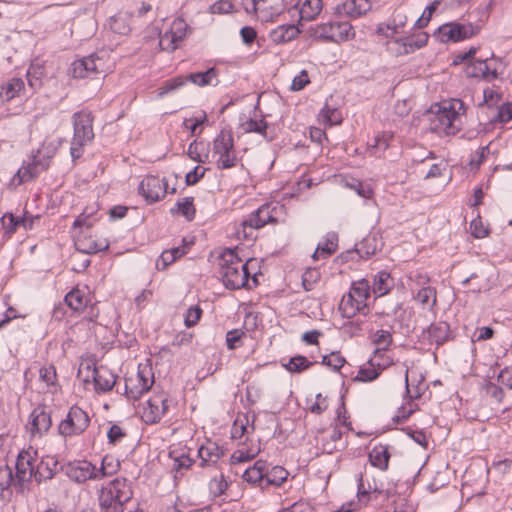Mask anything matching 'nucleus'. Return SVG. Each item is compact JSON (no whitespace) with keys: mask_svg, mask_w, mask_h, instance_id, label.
Returning <instances> with one entry per match:
<instances>
[{"mask_svg":"<svg viewBox=\"0 0 512 512\" xmlns=\"http://www.w3.org/2000/svg\"><path fill=\"white\" fill-rule=\"evenodd\" d=\"M133 497L130 482L117 477L104 485L98 494L100 512H124L125 505Z\"/></svg>","mask_w":512,"mask_h":512,"instance_id":"f257e3e1","label":"nucleus"},{"mask_svg":"<svg viewBox=\"0 0 512 512\" xmlns=\"http://www.w3.org/2000/svg\"><path fill=\"white\" fill-rule=\"evenodd\" d=\"M248 263H243L234 249H226L219 257L220 275L227 288L240 289L248 282Z\"/></svg>","mask_w":512,"mask_h":512,"instance_id":"f03ea898","label":"nucleus"},{"mask_svg":"<svg viewBox=\"0 0 512 512\" xmlns=\"http://www.w3.org/2000/svg\"><path fill=\"white\" fill-rule=\"evenodd\" d=\"M74 134L70 146L73 161L83 154V147L94 139L93 117L90 112H77L73 115Z\"/></svg>","mask_w":512,"mask_h":512,"instance_id":"7ed1b4c3","label":"nucleus"},{"mask_svg":"<svg viewBox=\"0 0 512 512\" xmlns=\"http://www.w3.org/2000/svg\"><path fill=\"white\" fill-rule=\"evenodd\" d=\"M213 154L217 156L218 169H230L238 164L232 132L221 130L213 140Z\"/></svg>","mask_w":512,"mask_h":512,"instance_id":"20e7f679","label":"nucleus"},{"mask_svg":"<svg viewBox=\"0 0 512 512\" xmlns=\"http://www.w3.org/2000/svg\"><path fill=\"white\" fill-rule=\"evenodd\" d=\"M37 450L33 447L22 450L16 460V474L14 487L24 492L36 471Z\"/></svg>","mask_w":512,"mask_h":512,"instance_id":"39448f33","label":"nucleus"},{"mask_svg":"<svg viewBox=\"0 0 512 512\" xmlns=\"http://www.w3.org/2000/svg\"><path fill=\"white\" fill-rule=\"evenodd\" d=\"M78 377H83L84 382H89L91 379L98 393L110 391L116 383V376L111 370L105 366L96 367L90 363L80 365Z\"/></svg>","mask_w":512,"mask_h":512,"instance_id":"423d86ee","label":"nucleus"},{"mask_svg":"<svg viewBox=\"0 0 512 512\" xmlns=\"http://www.w3.org/2000/svg\"><path fill=\"white\" fill-rule=\"evenodd\" d=\"M90 418L86 411L74 405L58 425V433L64 438L79 436L89 427Z\"/></svg>","mask_w":512,"mask_h":512,"instance_id":"0eeeda50","label":"nucleus"},{"mask_svg":"<svg viewBox=\"0 0 512 512\" xmlns=\"http://www.w3.org/2000/svg\"><path fill=\"white\" fill-rule=\"evenodd\" d=\"M153 383L152 368L140 364L137 373L125 379V394L131 400H138L151 389Z\"/></svg>","mask_w":512,"mask_h":512,"instance_id":"6e6552de","label":"nucleus"},{"mask_svg":"<svg viewBox=\"0 0 512 512\" xmlns=\"http://www.w3.org/2000/svg\"><path fill=\"white\" fill-rule=\"evenodd\" d=\"M313 34L319 39L335 43L347 41L355 35L352 25L341 21L317 25L313 29Z\"/></svg>","mask_w":512,"mask_h":512,"instance_id":"1a4fd4ad","label":"nucleus"},{"mask_svg":"<svg viewBox=\"0 0 512 512\" xmlns=\"http://www.w3.org/2000/svg\"><path fill=\"white\" fill-rule=\"evenodd\" d=\"M477 33L473 24L467 25L458 22H449L440 26L434 36L442 43L459 42L469 39Z\"/></svg>","mask_w":512,"mask_h":512,"instance_id":"9d476101","label":"nucleus"},{"mask_svg":"<svg viewBox=\"0 0 512 512\" xmlns=\"http://www.w3.org/2000/svg\"><path fill=\"white\" fill-rule=\"evenodd\" d=\"M139 193L149 203H154L168 193V183L165 178L147 175L139 184Z\"/></svg>","mask_w":512,"mask_h":512,"instance_id":"9b49d317","label":"nucleus"},{"mask_svg":"<svg viewBox=\"0 0 512 512\" xmlns=\"http://www.w3.org/2000/svg\"><path fill=\"white\" fill-rule=\"evenodd\" d=\"M188 25L180 18L175 19L169 30L161 35L159 45L162 50L174 51L187 35Z\"/></svg>","mask_w":512,"mask_h":512,"instance_id":"f8f14e48","label":"nucleus"},{"mask_svg":"<svg viewBox=\"0 0 512 512\" xmlns=\"http://www.w3.org/2000/svg\"><path fill=\"white\" fill-rule=\"evenodd\" d=\"M52 426L51 413L46 406H37L30 414L27 430L32 437H42Z\"/></svg>","mask_w":512,"mask_h":512,"instance_id":"ddd939ff","label":"nucleus"},{"mask_svg":"<svg viewBox=\"0 0 512 512\" xmlns=\"http://www.w3.org/2000/svg\"><path fill=\"white\" fill-rule=\"evenodd\" d=\"M462 107L463 102L461 100H454L448 107L444 105L436 115L439 122L437 128L442 129L447 134L454 133L456 130L454 123L459 117L458 110H461Z\"/></svg>","mask_w":512,"mask_h":512,"instance_id":"4468645a","label":"nucleus"},{"mask_svg":"<svg viewBox=\"0 0 512 512\" xmlns=\"http://www.w3.org/2000/svg\"><path fill=\"white\" fill-rule=\"evenodd\" d=\"M67 476L77 482L84 483L88 480H98L96 466L87 460L70 463L66 469Z\"/></svg>","mask_w":512,"mask_h":512,"instance_id":"2eb2a0df","label":"nucleus"},{"mask_svg":"<svg viewBox=\"0 0 512 512\" xmlns=\"http://www.w3.org/2000/svg\"><path fill=\"white\" fill-rule=\"evenodd\" d=\"M372 8L369 0H346L336 7L339 16L358 18L366 14Z\"/></svg>","mask_w":512,"mask_h":512,"instance_id":"dca6fc26","label":"nucleus"},{"mask_svg":"<svg viewBox=\"0 0 512 512\" xmlns=\"http://www.w3.org/2000/svg\"><path fill=\"white\" fill-rule=\"evenodd\" d=\"M392 363V359H387L386 361L379 362L377 361V357L373 356L368 361L369 367H361L358 371L357 376L355 377V380L361 382L373 381L379 377L382 370L386 369Z\"/></svg>","mask_w":512,"mask_h":512,"instance_id":"f3484780","label":"nucleus"},{"mask_svg":"<svg viewBox=\"0 0 512 512\" xmlns=\"http://www.w3.org/2000/svg\"><path fill=\"white\" fill-rule=\"evenodd\" d=\"M222 456L223 450L215 442L207 441L198 448L201 467L216 464Z\"/></svg>","mask_w":512,"mask_h":512,"instance_id":"a211bd4d","label":"nucleus"},{"mask_svg":"<svg viewBox=\"0 0 512 512\" xmlns=\"http://www.w3.org/2000/svg\"><path fill=\"white\" fill-rule=\"evenodd\" d=\"M358 300L348 293L345 294L339 304V311L344 318H353L357 314H368L367 304H358Z\"/></svg>","mask_w":512,"mask_h":512,"instance_id":"6ab92c4d","label":"nucleus"},{"mask_svg":"<svg viewBox=\"0 0 512 512\" xmlns=\"http://www.w3.org/2000/svg\"><path fill=\"white\" fill-rule=\"evenodd\" d=\"M284 0H243V8L248 14L263 13L268 7L272 10V14H277L283 9Z\"/></svg>","mask_w":512,"mask_h":512,"instance_id":"aec40b11","label":"nucleus"},{"mask_svg":"<svg viewBox=\"0 0 512 512\" xmlns=\"http://www.w3.org/2000/svg\"><path fill=\"white\" fill-rule=\"evenodd\" d=\"M423 337H427L431 343L442 345L450 338V326L446 322L432 323L423 331Z\"/></svg>","mask_w":512,"mask_h":512,"instance_id":"412c9836","label":"nucleus"},{"mask_svg":"<svg viewBox=\"0 0 512 512\" xmlns=\"http://www.w3.org/2000/svg\"><path fill=\"white\" fill-rule=\"evenodd\" d=\"M160 403H163V395H155L147 401L143 409L142 418L147 424H156L163 417V410H159Z\"/></svg>","mask_w":512,"mask_h":512,"instance_id":"4be33fe9","label":"nucleus"},{"mask_svg":"<svg viewBox=\"0 0 512 512\" xmlns=\"http://www.w3.org/2000/svg\"><path fill=\"white\" fill-rule=\"evenodd\" d=\"M390 453L388 446L384 444L375 445L369 452V461L375 468L385 471L388 469Z\"/></svg>","mask_w":512,"mask_h":512,"instance_id":"5701e85b","label":"nucleus"},{"mask_svg":"<svg viewBox=\"0 0 512 512\" xmlns=\"http://www.w3.org/2000/svg\"><path fill=\"white\" fill-rule=\"evenodd\" d=\"M299 32V29L293 24L280 25L270 32L269 37L273 43L283 44L296 38Z\"/></svg>","mask_w":512,"mask_h":512,"instance_id":"b1692460","label":"nucleus"},{"mask_svg":"<svg viewBox=\"0 0 512 512\" xmlns=\"http://www.w3.org/2000/svg\"><path fill=\"white\" fill-rule=\"evenodd\" d=\"M266 471V461L257 460L252 467L247 468L243 473V479L251 484H258L264 489V475Z\"/></svg>","mask_w":512,"mask_h":512,"instance_id":"393cba45","label":"nucleus"},{"mask_svg":"<svg viewBox=\"0 0 512 512\" xmlns=\"http://www.w3.org/2000/svg\"><path fill=\"white\" fill-rule=\"evenodd\" d=\"M131 19V13L121 11L110 17L109 27L114 33L127 35L131 31Z\"/></svg>","mask_w":512,"mask_h":512,"instance_id":"a878e982","label":"nucleus"},{"mask_svg":"<svg viewBox=\"0 0 512 512\" xmlns=\"http://www.w3.org/2000/svg\"><path fill=\"white\" fill-rule=\"evenodd\" d=\"M480 62L482 63L481 68L484 72L482 73V79L488 82L497 79L503 73L504 69H500L502 61L499 58H495L494 54H492L491 59H480Z\"/></svg>","mask_w":512,"mask_h":512,"instance_id":"bb28decb","label":"nucleus"},{"mask_svg":"<svg viewBox=\"0 0 512 512\" xmlns=\"http://www.w3.org/2000/svg\"><path fill=\"white\" fill-rule=\"evenodd\" d=\"M64 301L72 311L79 313L86 308L88 297L83 290L74 288L66 294Z\"/></svg>","mask_w":512,"mask_h":512,"instance_id":"cd10ccee","label":"nucleus"},{"mask_svg":"<svg viewBox=\"0 0 512 512\" xmlns=\"http://www.w3.org/2000/svg\"><path fill=\"white\" fill-rule=\"evenodd\" d=\"M24 89V82L20 78H12L5 84L0 86V102H8L19 96Z\"/></svg>","mask_w":512,"mask_h":512,"instance_id":"c85d7f7f","label":"nucleus"},{"mask_svg":"<svg viewBox=\"0 0 512 512\" xmlns=\"http://www.w3.org/2000/svg\"><path fill=\"white\" fill-rule=\"evenodd\" d=\"M288 475V471L282 466H274L271 469H268V466L266 465L264 489L269 486H281L287 480Z\"/></svg>","mask_w":512,"mask_h":512,"instance_id":"c756f323","label":"nucleus"},{"mask_svg":"<svg viewBox=\"0 0 512 512\" xmlns=\"http://www.w3.org/2000/svg\"><path fill=\"white\" fill-rule=\"evenodd\" d=\"M266 224L260 213L256 210L242 222V229L237 231L238 237H240L241 234H243L244 238L252 237L254 229H260Z\"/></svg>","mask_w":512,"mask_h":512,"instance_id":"7c9ffc66","label":"nucleus"},{"mask_svg":"<svg viewBox=\"0 0 512 512\" xmlns=\"http://www.w3.org/2000/svg\"><path fill=\"white\" fill-rule=\"evenodd\" d=\"M379 240L376 235H368L362 239V241L356 244L355 252L361 258H369L374 255L378 250Z\"/></svg>","mask_w":512,"mask_h":512,"instance_id":"2f4dec72","label":"nucleus"},{"mask_svg":"<svg viewBox=\"0 0 512 512\" xmlns=\"http://www.w3.org/2000/svg\"><path fill=\"white\" fill-rule=\"evenodd\" d=\"M217 77V70L215 68H209L205 72L191 73L185 79L186 82L191 81L193 84L197 86L204 87L213 84L214 80L216 81L214 85H216L218 83Z\"/></svg>","mask_w":512,"mask_h":512,"instance_id":"473e14b6","label":"nucleus"},{"mask_svg":"<svg viewBox=\"0 0 512 512\" xmlns=\"http://www.w3.org/2000/svg\"><path fill=\"white\" fill-rule=\"evenodd\" d=\"M15 477L8 465L0 466V497L5 499L11 495V486H14Z\"/></svg>","mask_w":512,"mask_h":512,"instance_id":"72a5a7b5","label":"nucleus"},{"mask_svg":"<svg viewBox=\"0 0 512 512\" xmlns=\"http://www.w3.org/2000/svg\"><path fill=\"white\" fill-rule=\"evenodd\" d=\"M348 294L354 296L358 300V304H367V300L370 297L368 280L361 279L353 282Z\"/></svg>","mask_w":512,"mask_h":512,"instance_id":"f704fd0d","label":"nucleus"},{"mask_svg":"<svg viewBox=\"0 0 512 512\" xmlns=\"http://www.w3.org/2000/svg\"><path fill=\"white\" fill-rule=\"evenodd\" d=\"M392 287V279L388 272L379 271L373 281V292L378 296L387 294Z\"/></svg>","mask_w":512,"mask_h":512,"instance_id":"c9c22d12","label":"nucleus"},{"mask_svg":"<svg viewBox=\"0 0 512 512\" xmlns=\"http://www.w3.org/2000/svg\"><path fill=\"white\" fill-rule=\"evenodd\" d=\"M194 198L193 197H185L179 200L175 207L171 208L170 212L172 214L180 213L184 216L188 221H191L195 217L196 209L194 207Z\"/></svg>","mask_w":512,"mask_h":512,"instance_id":"e433bc0d","label":"nucleus"},{"mask_svg":"<svg viewBox=\"0 0 512 512\" xmlns=\"http://www.w3.org/2000/svg\"><path fill=\"white\" fill-rule=\"evenodd\" d=\"M51 465L53 467H56L57 465V462L54 461L53 459H49L47 461H44L42 460L37 466H36V471H35V474H34V478L37 482H42L44 480H49V479H52L55 475V471H54V468L51 467Z\"/></svg>","mask_w":512,"mask_h":512,"instance_id":"4c0bfd02","label":"nucleus"},{"mask_svg":"<svg viewBox=\"0 0 512 512\" xmlns=\"http://www.w3.org/2000/svg\"><path fill=\"white\" fill-rule=\"evenodd\" d=\"M318 251H321L323 258H328L337 251L338 248V235L335 232H328L323 242L319 243Z\"/></svg>","mask_w":512,"mask_h":512,"instance_id":"58836bf2","label":"nucleus"},{"mask_svg":"<svg viewBox=\"0 0 512 512\" xmlns=\"http://www.w3.org/2000/svg\"><path fill=\"white\" fill-rule=\"evenodd\" d=\"M322 10V0H305L300 9L301 20H312Z\"/></svg>","mask_w":512,"mask_h":512,"instance_id":"ea45409f","label":"nucleus"},{"mask_svg":"<svg viewBox=\"0 0 512 512\" xmlns=\"http://www.w3.org/2000/svg\"><path fill=\"white\" fill-rule=\"evenodd\" d=\"M392 335L389 331L386 330H377L374 334V343L377 348L374 352V356H378L379 354L385 352L392 343Z\"/></svg>","mask_w":512,"mask_h":512,"instance_id":"a19ab883","label":"nucleus"},{"mask_svg":"<svg viewBox=\"0 0 512 512\" xmlns=\"http://www.w3.org/2000/svg\"><path fill=\"white\" fill-rule=\"evenodd\" d=\"M415 299L423 306H427L432 309L436 305L437 301L436 290L431 286L423 287L418 291Z\"/></svg>","mask_w":512,"mask_h":512,"instance_id":"79ce46f5","label":"nucleus"},{"mask_svg":"<svg viewBox=\"0 0 512 512\" xmlns=\"http://www.w3.org/2000/svg\"><path fill=\"white\" fill-rule=\"evenodd\" d=\"M429 35L426 32H420L413 36L405 37L406 48L408 54L415 52L418 49L424 47L428 42Z\"/></svg>","mask_w":512,"mask_h":512,"instance_id":"37998d69","label":"nucleus"},{"mask_svg":"<svg viewBox=\"0 0 512 512\" xmlns=\"http://www.w3.org/2000/svg\"><path fill=\"white\" fill-rule=\"evenodd\" d=\"M393 315L395 321L399 323L401 328H406L407 332L410 329V319L412 316V310L410 308H404L401 303H398L393 309Z\"/></svg>","mask_w":512,"mask_h":512,"instance_id":"c03bdc74","label":"nucleus"},{"mask_svg":"<svg viewBox=\"0 0 512 512\" xmlns=\"http://www.w3.org/2000/svg\"><path fill=\"white\" fill-rule=\"evenodd\" d=\"M342 432L337 427L333 428L330 434V440L323 443V450L327 453H333L345 447V443L341 441Z\"/></svg>","mask_w":512,"mask_h":512,"instance_id":"a18cd8bd","label":"nucleus"},{"mask_svg":"<svg viewBox=\"0 0 512 512\" xmlns=\"http://www.w3.org/2000/svg\"><path fill=\"white\" fill-rule=\"evenodd\" d=\"M77 249L86 254H94L99 251H103L108 249L109 244L105 243H97L94 240H78L76 242Z\"/></svg>","mask_w":512,"mask_h":512,"instance_id":"49530a36","label":"nucleus"},{"mask_svg":"<svg viewBox=\"0 0 512 512\" xmlns=\"http://www.w3.org/2000/svg\"><path fill=\"white\" fill-rule=\"evenodd\" d=\"M313 365L306 357L297 355L292 357L284 367L292 373H300Z\"/></svg>","mask_w":512,"mask_h":512,"instance_id":"de8ad7c7","label":"nucleus"},{"mask_svg":"<svg viewBox=\"0 0 512 512\" xmlns=\"http://www.w3.org/2000/svg\"><path fill=\"white\" fill-rule=\"evenodd\" d=\"M39 174L38 165L33 162L32 164H28L27 166H22L18 169L14 179H18V183L27 182Z\"/></svg>","mask_w":512,"mask_h":512,"instance_id":"09e8293b","label":"nucleus"},{"mask_svg":"<svg viewBox=\"0 0 512 512\" xmlns=\"http://www.w3.org/2000/svg\"><path fill=\"white\" fill-rule=\"evenodd\" d=\"M118 467H119V463L115 462L111 456H105L102 459L101 467L100 468L96 467L98 480L103 477L112 475L113 473H115L117 471Z\"/></svg>","mask_w":512,"mask_h":512,"instance_id":"8fccbe9b","label":"nucleus"},{"mask_svg":"<svg viewBox=\"0 0 512 512\" xmlns=\"http://www.w3.org/2000/svg\"><path fill=\"white\" fill-rule=\"evenodd\" d=\"M83 62V66L85 71L88 74V77L97 74L102 69L103 61L98 56L92 54L90 56L84 57L81 59Z\"/></svg>","mask_w":512,"mask_h":512,"instance_id":"3c124183","label":"nucleus"},{"mask_svg":"<svg viewBox=\"0 0 512 512\" xmlns=\"http://www.w3.org/2000/svg\"><path fill=\"white\" fill-rule=\"evenodd\" d=\"M407 14L403 7L398 6L394 9L391 18L389 19V23L391 26L400 32V29L404 28L407 24Z\"/></svg>","mask_w":512,"mask_h":512,"instance_id":"603ef678","label":"nucleus"},{"mask_svg":"<svg viewBox=\"0 0 512 512\" xmlns=\"http://www.w3.org/2000/svg\"><path fill=\"white\" fill-rule=\"evenodd\" d=\"M243 129L245 132H248V133L255 132V133L261 134L267 140L272 139V138L267 137V133H266L267 122H265L263 119H260V120L250 119L243 124Z\"/></svg>","mask_w":512,"mask_h":512,"instance_id":"864d4df0","label":"nucleus"},{"mask_svg":"<svg viewBox=\"0 0 512 512\" xmlns=\"http://www.w3.org/2000/svg\"><path fill=\"white\" fill-rule=\"evenodd\" d=\"M228 488V482L223 474L213 477L209 482V492L214 497L222 495Z\"/></svg>","mask_w":512,"mask_h":512,"instance_id":"5fc2aeb1","label":"nucleus"},{"mask_svg":"<svg viewBox=\"0 0 512 512\" xmlns=\"http://www.w3.org/2000/svg\"><path fill=\"white\" fill-rule=\"evenodd\" d=\"M320 116L330 126L340 124L342 121L341 113L339 110L332 108L327 104L322 108Z\"/></svg>","mask_w":512,"mask_h":512,"instance_id":"6e6d98bb","label":"nucleus"},{"mask_svg":"<svg viewBox=\"0 0 512 512\" xmlns=\"http://www.w3.org/2000/svg\"><path fill=\"white\" fill-rule=\"evenodd\" d=\"M186 83V79L182 76L175 77L173 79L167 80L162 87L158 90V97L162 98L166 94L173 92L180 87H182Z\"/></svg>","mask_w":512,"mask_h":512,"instance_id":"4d7b16f0","label":"nucleus"},{"mask_svg":"<svg viewBox=\"0 0 512 512\" xmlns=\"http://www.w3.org/2000/svg\"><path fill=\"white\" fill-rule=\"evenodd\" d=\"M386 45L387 50L395 56H402L408 54L405 37L392 38L391 40L387 41Z\"/></svg>","mask_w":512,"mask_h":512,"instance_id":"13d9d810","label":"nucleus"},{"mask_svg":"<svg viewBox=\"0 0 512 512\" xmlns=\"http://www.w3.org/2000/svg\"><path fill=\"white\" fill-rule=\"evenodd\" d=\"M176 451L170 452V457L173 459V470L180 471L181 469H188L192 466L194 463V460L191 459L188 455L185 453H181L178 455H175Z\"/></svg>","mask_w":512,"mask_h":512,"instance_id":"bf43d9fd","label":"nucleus"},{"mask_svg":"<svg viewBox=\"0 0 512 512\" xmlns=\"http://www.w3.org/2000/svg\"><path fill=\"white\" fill-rule=\"evenodd\" d=\"M345 358L339 352H332L322 359V364L331 367L332 370L338 371L345 364Z\"/></svg>","mask_w":512,"mask_h":512,"instance_id":"052dcab7","label":"nucleus"},{"mask_svg":"<svg viewBox=\"0 0 512 512\" xmlns=\"http://www.w3.org/2000/svg\"><path fill=\"white\" fill-rule=\"evenodd\" d=\"M259 451H260L259 448L248 449V450L238 449L232 454L231 462L234 464V463H243V462L249 461V460L253 459L259 453Z\"/></svg>","mask_w":512,"mask_h":512,"instance_id":"680f3d73","label":"nucleus"},{"mask_svg":"<svg viewBox=\"0 0 512 512\" xmlns=\"http://www.w3.org/2000/svg\"><path fill=\"white\" fill-rule=\"evenodd\" d=\"M393 135L390 133H383L374 139V144L370 146L372 154H376V150L385 151L390 146V141Z\"/></svg>","mask_w":512,"mask_h":512,"instance_id":"e2e57ef3","label":"nucleus"},{"mask_svg":"<svg viewBox=\"0 0 512 512\" xmlns=\"http://www.w3.org/2000/svg\"><path fill=\"white\" fill-rule=\"evenodd\" d=\"M320 273L316 269H308L302 276V285L306 291H311L314 284L319 279Z\"/></svg>","mask_w":512,"mask_h":512,"instance_id":"0e129e2a","label":"nucleus"},{"mask_svg":"<svg viewBox=\"0 0 512 512\" xmlns=\"http://www.w3.org/2000/svg\"><path fill=\"white\" fill-rule=\"evenodd\" d=\"M202 314V310L199 306H191L185 315L184 323L186 327H193L198 323Z\"/></svg>","mask_w":512,"mask_h":512,"instance_id":"69168bd1","label":"nucleus"},{"mask_svg":"<svg viewBox=\"0 0 512 512\" xmlns=\"http://www.w3.org/2000/svg\"><path fill=\"white\" fill-rule=\"evenodd\" d=\"M232 10L233 4L230 0H219L210 6V12L213 14H227Z\"/></svg>","mask_w":512,"mask_h":512,"instance_id":"338daca9","label":"nucleus"},{"mask_svg":"<svg viewBox=\"0 0 512 512\" xmlns=\"http://www.w3.org/2000/svg\"><path fill=\"white\" fill-rule=\"evenodd\" d=\"M310 82L308 73L306 70H302L298 75H296L290 86V90L292 91H300L302 90L308 83Z\"/></svg>","mask_w":512,"mask_h":512,"instance_id":"774afa93","label":"nucleus"}]
</instances>
